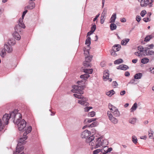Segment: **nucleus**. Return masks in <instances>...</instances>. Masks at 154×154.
Masks as SVG:
<instances>
[{
  "label": "nucleus",
  "instance_id": "16",
  "mask_svg": "<svg viewBox=\"0 0 154 154\" xmlns=\"http://www.w3.org/2000/svg\"><path fill=\"white\" fill-rule=\"evenodd\" d=\"M109 77V73L108 70H106L104 71L103 79L104 81H106L108 79Z\"/></svg>",
  "mask_w": 154,
  "mask_h": 154
},
{
  "label": "nucleus",
  "instance_id": "36",
  "mask_svg": "<svg viewBox=\"0 0 154 154\" xmlns=\"http://www.w3.org/2000/svg\"><path fill=\"white\" fill-rule=\"evenodd\" d=\"M15 31L17 32H20L21 31V27L18 25H17L14 28Z\"/></svg>",
  "mask_w": 154,
  "mask_h": 154
},
{
  "label": "nucleus",
  "instance_id": "8",
  "mask_svg": "<svg viewBox=\"0 0 154 154\" xmlns=\"http://www.w3.org/2000/svg\"><path fill=\"white\" fill-rule=\"evenodd\" d=\"M10 118H11L10 117V114L9 116L8 114H5L4 115L2 118V123H3L4 125L5 124L8 125V121Z\"/></svg>",
  "mask_w": 154,
  "mask_h": 154
},
{
  "label": "nucleus",
  "instance_id": "4",
  "mask_svg": "<svg viewBox=\"0 0 154 154\" xmlns=\"http://www.w3.org/2000/svg\"><path fill=\"white\" fill-rule=\"evenodd\" d=\"M10 117L15 124L22 121V115L18 112L17 110H15L11 112L10 113Z\"/></svg>",
  "mask_w": 154,
  "mask_h": 154
},
{
  "label": "nucleus",
  "instance_id": "52",
  "mask_svg": "<svg viewBox=\"0 0 154 154\" xmlns=\"http://www.w3.org/2000/svg\"><path fill=\"white\" fill-rule=\"evenodd\" d=\"M149 1L150 0H145V7L148 5L149 8Z\"/></svg>",
  "mask_w": 154,
  "mask_h": 154
},
{
  "label": "nucleus",
  "instance_id": "26",
  "mask_svg": "<svg viewBox=\"0 0 154 154\" xmlns=\"http://www.w3.org/2000/svg\"><path fill=\"white\" fill-rule=\"evenodd\" d=\"M129 39L128 38L123 39L121 41V45H125L127 43L129 42Z\"/></svg>",
  "mask_w": 154,
  "mask_h": 154
},
{
  "label": "nucleus",
  "instance_id": "7",
  "mask_svg": "<svg viewBox=\"0 0 154 154\" xmlns=\"http://www.w3.org/2000/svg\"><path fill=\"white\" fill-rule=\"evenodd\" d=\"M121 46L119 45H115L112 48V51H111V55L114 57H116L117 54L116 51H117L120 50Z\"/></svg>",
  "mask_w": 154,
  "mask_h": 154
},
{
  "label": "nucleus",
  "instance_id": "58",
  "mask_svg": "<svg viewBox=\"0 0 154 154\" xmlns=\"http://www.w3.org/2000/svg\"><path fill=\"white\" fill-rule=\"evenodd\" d=\"M120 20L121 22L123 23H125L126 21V19L125 18H123L121 19Z\"/></svg>",
  "mask_w": 154,
  "mask_h": 154
},
{
  "label": "nucleus",
  "instance_id": "62",
  "mask_svg": "<svg viewBox=\"0 0 154 154\" xmlns=\"http://www.w3.org/2000/svg\"><path fill=\"white\" fill-rule=\"evenodd\" d=\"M99 15H100V14H98L97 15L95 16V17L94 18V20H93V21H96L97 19V18L99 17Z\"/></svg>",
  "mask_w": 154,
  "mask_h": 154
},
{
  "label": "nucleus",
  "instance_id": "19",
  "mask_svg": "<svg viewBox=\"0 0 154 154\" xmlns=\"http://www.w3.org/2000/svg\"><path fill=\"white\" fill-rule=\"evenodd\" d=\"M145 53L146 55H152L154 54V52L151 51L149 48L147 47H145Z\"/></svg>",
  "mask_w": 154,
  "mask_h": 154
},
{
  "label": "nucleus",
  "instance_id": "54",
  "mask_svg": "<svg viewBox=\"0 0 154 154\" xmlns=\"http://www.w3.org/2000/svg\"><path fill=\"white\" fill-rule=\"evenodd\" d=\"M148 71L150 72L152 74H154V67L152 68L151 69V68H150Z\"/></svg>",
  "mask_w": 154,
  "mask_h": 154
},
{
  "label": "nucleus",
  "instance_id": "47",
  "mask_svg": "<svg viewBox=\"0 0 154 154\" xmlns=\"http://www.w3.org/2000/svg\"><path fill=\"white\" fill-rule=\"evenodd\" d=\"M148 133L149 137L150 138L152 137H153V131L150 130L148 131Z\"/></svg>",
  "mask_w": 154,
  "mask_h": 154
},
{
  "label": "nucleus",
  "instance_id": "25",
  "mask_svg": "<svg viewBox=\"0 0 154 154\" xmlns=\"http://www.w3.org/2000/svg\"><path fill=\"white\" fill-rule=\"evenodd\" d=\"M143 76V75L141 73H138L136 74L134 76L135 79H140Z\"/></svg>",
  "mask_w": 154,
  "mask_h": 154
},
{
  "label": "nucleus",
  "instance_id": "13",
  "mask_svg": "<svg viewBox=\"0 0 154 154\" xmlns=\"http://www.w3.org/2000/svg\"><path fill=\"white\" fill-rule=\"evenodd\" d=\"M110 112L113 114V116L116 117L119 116L120 115V112L116 107L114 108L113 110Z\"/></svg>",
  "mask_w": 154,
  "mask_h": 154
},
{
  "label": "nucleus",
  "instance_id": "59",
  "mask_svg": "<svg viewBox=\"0 0 154 154\" xmlns=\"http://www.w3.org/2000/svg\"><path fill=\"white\" fill-rule=\"evenodd\" d=\"M118 85L117 82L116 81L113 82H112V85L113 86H116Z\"/></svg>",
  "mask_w": 154,
  "mask_h": 154
},
{
  "label": "nucleus",
  "instance_id": "31",
  "mask_svg": "<svg viewBox=\"0 0 154 154\" xmlns=\"http://www.w3.org/2000/svg\"><path fill=\"white\" fill-rule=\"evenodd\" d=\"M115 93V92L114 91V90H112L108 92H106V95H107V96L109 97H111L112 95L114 94Z\"/></svg>",
  "mask_w": 154,
  "mask_h": 154
},
{
  "label": "nucleus",
  "instance_id": "1",
  "mask_svg": "<svg viewBox=\"0 0 154 154\" xmlns=\"http://www.w3.org/2000/svg\"><path fill=\"white\" fill-rule=\"evenodd\" d=\"M86 143L91 146V150L101 148L102 146L107 145L108 142L106 140L101 137L95 138L94 136H91L86 140Z\"/></svg>",
  "mask_w": 154,
  "mask_h": 154
},
{
  "label": "nucleus",
  "instance_id": "33",
  "mask_svg": "<svg viewBox=\"0 0 154 154\" xmlns=\"http://www.w3.org/2000/svg\"><path fill=\"white\" fill-rule=\"evenodd\" d=\"M6 49L5 48H3L1 51V56L2 57H4L6 55Z\"/></svg>",
  "mask_w": 154,
  "mask_h": 154
},
{
  "label": "nucleus",
  "instance_id": "64",
  "mask_svg": "<svg viewBox=\"0 0 154 154\" xmlns=\"http://www.w3.org/2000/svg\"><path fill=\"white\" fill-rule=\"evenodd\" d=\"M92 120H93L91 119H86L85 120V121L87 120L88 122L89 123H90L93 121Z\"/></svg>",
  "mask_w": 154,
  "mask_h": 154
},
{
  "label": "nucleus",
  "instance_id": "18",
  "mask_svg": "<svg viewBox=\"0 0 154 154\" xmlns=\"http://www.w3.org/2000/svg\"><path fill=\"white\" fill-rule=\"evenodd\" d=\"M145 53L146 55H152L154 54V52L151 51L149 48L147 47H145Z\"/></svg>",
  "mask_w": 154,
  "mask_h": 154
},
{
  "label": "nucleus",
  "instance_id": "40",
  "mask_svg": "<svg viewBox=\"0 0 154 154\" xmlns=\"http://www.w3.org/2000/svg\"><path fill=\"white\" fill-rule=\"evenodd\" d=\"M101 152V149H97L93 152V154H98L100 152Z\"/></svg>",
  "mask_w": 154,
  "mask_h": 154
},
{
  "label": "nucleus",
  "instance_id": "2",
  "mask_svg": "<svg viewBox=\"0 0 154 154\" xmlns=\"http://www.w3.org/2000/svg\"><path fill=\"white\" fill-rule=\"evenodd\" d=\"M17 125L18 129L20 131H26L23 134V137H26L27 134L30 133L32 130V127L31 126H29L26 129V122L24 120L22 119V121H20V122H18V123L16 124Z\"/></svg>",
  "mask_w": 154,
  "mask_h": 154
},
{
  "label": "nucleus",
  "instance_id": "50",
  "mask_svg": "<svg viewBox=\"0 0 154 154\" xmlns=\"http://www.w3.org/2000/svg\"><path fill=\"white\" fill-rule=\"evenodd\" d=\"M108 107L110 110L112 111L113 110L114 108H115L116 107L112 105L110 103H109L108 105Z\"/></svg>",
  "mask_w": 154,
  "mask_h": 154
},
{
  "label": "nucleus",
  "instance_id": "14",
  "mask_svg": "<svg viewBox=\"0 0 154 154\" xmlns=\"http://www.w3.org/2000/svg\"><path fill=\"white\" fill-rule=\"evenodd\" d=\"M106 13V11L105 9H104L102 14L100 17V23L103 24L105 19V15Z\"/></svg>",
  "mask_w": 154,
  "mask_h": 154
},
{
  "label": "nucleus",
  "instance_id": "27",
  "mask_svg": "<svg viewBox=\"0 0 154 154\" xmlns=\"http://www.w3.org/2000/svg\"><path fill=\"white\" fill-rule=\"evenodd\" d=\"M151 15V13L149 12L147 13V17L145 18V22H147L150 21L151 19L150 17Z\"/></svg>",
  "mask_w": 154,
  "mask_h": 154
},
{
  "label": "nucleus",
  "instance_id": "53",
  "mask_svg": "<svg viewBox=\"0 0 154 154\" xmlns=\"http://www.w3.org/2000/svg\"><path fill=\"white\" fill-rule=\"evenodd\" d=\"M141 17H140V16L139 15H137V16H136V20L138 22H139L140 20H141Z\"/></svg>",
  "mask_w": 154,
  "mask_h": 154
},
{
  "label": "nucleus",
  "instance_id": "60",
  "mask_svg": "<svg viewBox=\"0 0 154 154\" xmlns=\"http://www.w3.org/2000/svg\"><path fill=\"white\" fill-rule=\"evenodd\" d=\"M140 15L142 17H143L144 16V10H143L140 13Z\"/></svg>",
  "mask_w": 154,
  "mask_h": 154
},
{
  "label": "nucleus",
  "instance_id": "49",
  "mask_svg": "<svg viewBox=\"0 0 154 154\" xmlns=\"http://www.w3.org/2000/svg\"><path fill=\"white\" fill-rule=\"evenodd\" d=\"M96 29V26L95 24H94L93 25V26L91 27V31L93 33V32Z\"/></svg>",
  "mask_w": 154,
  "mask_h": 154
},
{
  "label": "nucleus",
  "instance_id": "20",
  "mask_svg": "<svg viewBox=\"0 0 154 154\" xmlns=\"http://www.w3.org/2000/svg\"><path fill=\"white\" fill-rule=\"evenodd\" d=\"M128 68V67L125 65H121L117 67V69H121L123 70H126Z\"/></svg>",
  "mask_w": 154,
  "mask_h": 154
},
{
  "label": "nucleus",
  "instance_id": "55",
  "mask_svg": "<svg viewBox=\"0 0 154 154\" xmlns=\"http://www.w3.org/2000/svg\"><path fill=\"white\" fill-rule=\"evenodd\" d=\"M135 79H133L131 80L130 81V82L129 83L132 84H136V83H135Z\"/></svg>",
  "mask_w": 154,
  "mask_h": 154
},
{
  "label": "nucleus",
  "instance_id": "45",
  "mask_svg": "<svg viewBox=\"0 0 154 154\" xmlns=\"http://www.w3.org/2000/svg\"><path fill=\"white\" fill-rule=\"evenodd\" d=\"M92 59V57L88 56L85 57V61H87L88 62H90Z\"/></svg>",
  "mask_w": 154,
  "mask_h": 154
},
{
  "label": "nucleus",
  "instance_id": "15",
  "mask_svg": "<svg viewBox=\"0 0 154 154\" xmlns=\"http://www.w3.org/2000/svg\"><path fill=\"white\" fill-rule=\"evenodd\" d=\"M4 47L7 52L11 53L12 52L13 48L11 46L6 44L4 45Z\"/></svg>",
  "mask_w": 154,
  "mask_h": 154
},
{
  "label": "nucleus",
  "instance_id": "43",
  "mask_svg": "<svg viewBox=\"0 0 154 154\" xmlns=\"http://www.w3.org/2000/svg\"><path fill=\"white\" fill-rule=\"evenodd\" d=\"M95 115V112L94 111H92L88 113V116L89 117H93Z\"/></svg>",
  "mask_w": 154,
  "mask_h": 154
},
{
  "label": "nucleus",
  "instance_id": "22",
  "mask_svg": "<svg viewBox=\"0 0 154 154\" xmlns=\"http://www.w3.org/2000/svg\"><path fill=\"white\" fill-rule=\"evenodd\" d=\"M116 18V13H114L112 15L111 18L110 19V23H114L115 22V20Z\"/></svg>",
  "mask_w": 154,
  "mask_h": 154
},
{
  "label": "nucleus",
  "instance_id": "38",
  "mask_svg": "<svg viewBox=\"0 0 154 154\" xmlns=\"http://www.w3.org/2000/svg\"><path fill=\"white\" fill-rule=\"evenodd\" d=\"M89 47L88 48V47H87V48H84V54L87 56H88L89 54Z\"/></svg>",
  "mask_w": 154,
  "mask_h": 154
},
{
  "label": "nucleus",
  "instance_id": "21",
  "mask_svg": "<svg viewBox=\"0 0 154 154\" xmlns=\"http://www.w3.org/2000/svg\"><path fill=\"white\" fill-rule=\"evenodd\" d=\"M13 36L14 38L17 40H19L21 38L20 35L18 34V32H14L13 34Z\"/></svg>",
  "mask_w": 154,
  "mask_h": 154
},
{
  "label": "nucleus",
  "instance_id": "46",
  "mask_svg": "<svg viewBox=\"0 0 154 154\" xmlns=\"http://www.w3.org/2000/svg\"><path fill=\"white\" fill-rule=\"evenodd\" d=\"M98 124L97 122H94L92 123L91 124L89 125L90 127H93L96 126Z\"/></svg>",
  "mask_w": 154,
  "mask_h": 154
},
{
  "label": "nucleus",
  "instance_id": "10",
  "mask_svg": "<svg viewBox=\"0 0 154 154\" xmlns=\"http://www.w3.org/2000/svg\"><path fill=\"white\" fill-rule=\"evenodd\" d=\"M88 99L85 97L82 100H79L78 103L83 106H88L89 103L87 102Z\"/></svg>",
  "mask_w": 154,
  "mask_h": 154
},
{
  "label": "nucleus",
  "instance_id": "41",
  "mask_svg": "<svg viewBox=\"0 0 154 154\" xmlns=\"http://www.w3.org/2000/svg\"><path fill=\"white\" fill-rule=\"evenodd\" d=\"M132 140L134 144H136L137 143V137L135 136H134L132 137Z\"/></svg>",
  "mask_w": 154,
  "mask_h": 154
},
{
  "label": "nucleus",
  "instance_id": "63",
  "mask_svg": "<svg viewBox=\"0 0 154 154\" xmlns=\"http://www.w3.org/2000/svg\"><path fill=\"white\" fill-rule=\"evenodd\" d=\"M130 75V73L128 72H126L125 74V75L126 76H128Z\"/></svg>",
  "mask_w": 154,
  "mask_h": 154
},
{
  "label": "nucleus",
  "instance_id": "56",
  "mask_svg": "<svg viewBox=\"0 0 154 154\" xmlns=\"http://www.w3.org/2000/svg\"><path fill=\"white\" fill-rule=\"evenodd\" d=\"M140 5L141 7H144V0H141L140 2Z\"/></svg>",
  "mask_w": 154,
  "mask_h": 154
},
{
  "label": "nucleus",
  "instance_id": "28",
  "mask_svg": "<svg viewBox=\"0 0 154 154\" xmlns=\"http://www.w3.org/2000/svg\"><path fill=\"white\" fill-rule=\"evenodd\" d=\"M137 107V104L135 103L132 106L130 109L131 112H133L136 110Z\"/></svg>",
  "mask_w": 154,
  "mask_h": 154
},
{
  "label": "nucleus",
  "instance_id": "11",
  "mask_svg": "<svg viewBox=\"0 0 154 154\" xmlns=\"http://www.w3.org/2000/svg\"><path fill=\"white\" fill-rule=\"evenodd\" d=\"M91 134V132L88 130L84 131L81 134V137L82 138H86L88 137Z\"/></svg>",
  "mask_w": 154,
  "mask_h": 154
},
{
  "label": "nucleus",
  "instance_id": "34",
  "mask_svg": "<svg viewBox=\"0 0 154 154\" xmlns=\"http://www.w3.org/2000/svg\"><path fill=\"white\" fill-rule=\"evenodd\" d=\"M91 44V38L88 37L86 39L85 41V44L87 45L88 48L89 47V46Z\"/></svg>",
  "mask_w": 154,
  "mask_h": 154
},
{
  "label": "nucleus",
  "instance_id": "39",
  "mask_svg": "<svg viewBox=\"0 0 154 154\" xmlns=\"http://www.w3.org/2000/svg\"><path fill=\"white\" fill-rule=\"evenodd\" d=\"M25 141H23V142H22L20 143V145H19V151H20V152L21 151H22L23 149H24V146H21V144H24L25 143V142H24Z\"/></svg>",
  "mask_w": 154,
  "mask_h": 154
},
{
  "label": "nucleus",
  "instance_id": "29",
  "mask_svg": "<svg viewBox=\"0 0 154 154\" xmlns=\"http://www.w3.org/2000/svg\"><path fill=\"white\" fill-rule=\"evenodd\" d=\"M90 76V75L88 74H85L84 75H81L80 77L81 79H84V80H86Z\"/></svg>",
  "mask_w": 154,
  "mask_h": 154
},
{
  "label": "nucleus",
  "instance_id": "35",
  "mask_svg": "<svg viewBox=\"0 0 154 154\" xmlns=\"http://www.w3.org/2000/svg\"><path fill=\"white\" fill-rule=\"evenodd\" d=\"M152 38V36L151 35H148L145 37V42H148Z\"/></svg>",
  "mask_w": 154,
  "mask_h": 154
},
{
  "label": "nucleus",
  "instance_id": "5",
  "mask_svg": "<svg viewBox=\"0 0 154 154\" xmlns=\"http://www.w3.org/2000/svg\"><path fill=\"white\" fill-rule=\"evenodd\" d=\"M138 51L135 52L134 54L140 58L143 57L144 56V49L143 47L141 46H140L138 47Z\"/></svg>",
  "mask_w": 154,
  "mask_h": 154
},
{
  "label": "nucleus",
  "instance_id": "30",
  "mask_svg": "<svg viewBox=\"0 0 154 154\" xmlns=\"http://www.w3.org/2000/svg\"><path fill=\"white\" fill-rule=\"evenodd\" d=\"M73 96L79 99H80L81 100H82L85 97L83 95L80 94H74Z\"/></svg>",
  "mask_w": 154,
  "mask_h": 154
},
{
  "label": "nucleus",
  "instance_id": "3",
  "mask_svg": "<svg viewBox=\"0 0 154 154\" xmlns=\"http://www.w3.org/2000/svg\"><path fill=\"white\" fill-rule=\"evenodd\" d=\"M84 83V80L83 79L81 81H78L77 84L81 86L76 85L73 86H72L73 89L71 90L72 92L80 94H83L84 93L83 90L84 89V87L83 86Z\"/></svg>",
  "mask_w": 154,
  "mask_h": 154
},
{
  "label": "nucleus",
  "instance_id": "17",
  "mask_svg": "<svg viewBox=\"0 0 154 154\" xmlns=\"http://www.w3.org/2000/svg\"><path fill=\"white\" fill-rule=\"evenodd\" d=\"M107 145L105 146H102L101 148H103L101 149V152L102 154H106L108 152V147L106 146Z\"/></svg>",
  "mask_w": 154,
  "mask_h": 154
},
{
  "label": "nucleus",
  "instance_id": "37",
  "mask_svg": "<svg viewBox=\"0 0 154 154\" xmlns=\"http://www.w3.org/2000/svg\"><path fill=\"white\" fill-rule=\"evenodd\" d=\"M137 121V119L136 118H134L131 119L129 120V122L131 124H135Z\"/></svg>",
  "mask_w": 154,
  "mask_h": 154
},
{
  "label": "nucleus",
  "instance_id": "61",
  "mask_svg": "<svg viewBox=\"0 0 154 154\" xmlns=\"http://www.w3.org/2000/svg\"><path fill=\"white\" fill-rule=\"evenodd\" d=\"M125 92H126L125 91H122L120 92V94L121 95H123L125 94Z\"/></svg>",
  "mask_w": 154,
  "mask_h": 154
},
{
  "label": "nucleus",
  "instance_id": "57",
  "mask_svg": "<svg viewBox=\"0 0 154 154\" xmlns=\"http://www.w3.org/2000/svg\"><path fill=\"white\" fill-rule=\"evenodd\" d=\"M153 0H150V2H149V8H151L152 7V3L153 2Z\"/></svg>",
  "mask_w": 154,
  "mask_h": 154
},
{
  "label": "nucleus",
  "instance_id": "6",
  "mask_svg": "<svg viewBox=\"0 0 154 154\" xmlns=\"http://www.w3.org/2000/svg\"><path fill=\"white\" fill-rule=\"evenodd\" d=\"M107 114L109 119L112 123L114 124H116L118 123V120L113 116L110 112L108 111Z\"/></svg>",
  "mask_w": 154,
  "mask_h": 154
},
{
  "label": "nucleus",
  "instance_id": "12",
  "mask_svg": "<svg viewBox=\"0 0 154 154\" xmlns=\"http://www.w3.org/2000/svg\"><path fill=\"white\" fill-rule=\"evenodd\" d=\"M35 7V4L33 2L29 1L28 5L25 7V9L32 10L34 9Z\"/></svg>",
  "mask_w": 154,
  "mask_h": 154
},
{
  "label": "nucleus",
  "instance_id": "42",
  "mask_svg": "<svg viewBox=\"0 0 154 154\" xmlns=\"http://www.w3.org/2000/svg\"><path fill=\"white\" fill-rule=\"evenodd\" d=\"M122 62L123 60L122 59H119L115 61L114 63L115 64H119L120 63H122Z\"/></svg>",
  "mask_w": 154,
  "mask_h": 154
},
{
  "label": "nucleus",
  "instance_id": "44",
  "mask_svg": "<svg viewBox=\"0 0 154 154\" xmlns=\"http://www.w3.org/2000/svg\"><path fill=\"white\" fill-rule=\"evenodd\" d=\"M83 64L85 66L88 67L90 66V63L89 62L85 61L83 62Z\"/></svg>",
  "mask_w": 154,
  "mask_h": 154
},
{
  "label": "nucleus",
  "instance_id": "23",
  "mask_svg": "<svg viewBox=\"0 0 154 154\" xmlns=\"http://www.w3.org/2000/svg\"><path fill=\"white\" fill-rule=\"evenodd\" d=\"M8 43L10 45H13L15 44L16 41L13 38H10L8 40Z\"/></svg>",
  "mask_w": 154,
  "mask_h": 154
},
{
  "label": "nucleus",
  "instance_id": "24",
  "mask_svg": "<svg viewBox=\"0 0 154 154\" xmlns=\"http://www.w3.org/2000/svg\"><path fill=\"white\" fill-rule=\"evenodd\" d=\"M18 25H19L21 28H25V26L24 24L22 19H21V18L19 19L18 20Z\"/></svg>",
  "mask_w": 154,
  "mask_h": 154
},
{
  "label": "nucleus",
  "instance_id": "48",
  "mask_svg": "<svg viewBox=\"0 0 154 154\" xmlns=\"http://www.w3.org/2000/svg\"><path fill=\"white\" fill-rule=\"evenodd\" d=\"M92 107H86L84 108V111L85 112H88L91 109H92Z\"/></svg>",
  "mask_w": 154,
  "mask_h": 154
},
{
  "label": "nucleus",
  "instance_id": "9",
  "mask_svg": "<svg viewBox=\"0 0 154 154\" xmlns=\"http://www.w3.org/2000/svg\"><path fill=\"white\" fill-rule=\"evenodd\" d=\"M27 139V137H21L20 139L17 144V146L16 147V152H14V154H18V153L20 152V151H19V145H20V143H22L23 141H25Z\"/></svg>",
  "mask_w": 154,
  "mask_h": 154
},
{
  "label": "nucleus",
  "instance_id": "32",
  "mask_svg": "<svg viewBox=\"0 0 154 154\" xmlns=\"http://www.w3.org/2000/svg\"><path fill=\"white\" fill-rule=\"evenodd\" d=\"M110 29L111 30H113L116 29L117 28L116 25L114 23H112L110 25Z\"/></svg>",
  "mask_w": 154,
  "mask_h": 154
},
{
  "label": "nucleus",
  "instance_id": "51",
  "mask_svg": "<svg viewBox=\"0 0 154 154\" xmlns=\"http://www.w3.org/2000/svg\"><path fill=\"white\" fill-rule=\"evenodd\" d=\"M4 127V125L2 123V120L0 119V131H1L3 129Z\"/></svg>",
  "mask_w": 154,
  "mask_h": 154
}]
</instances>
